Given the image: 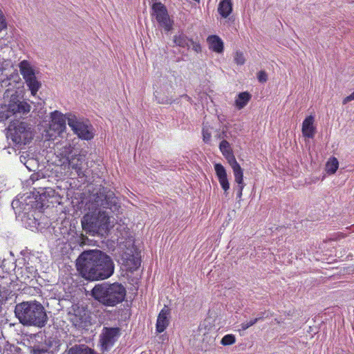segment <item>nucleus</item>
<instances>
[{
	"instance_id": "1",
	"label": "nucleus",
	"mask_w": 354,
	"mask_h": 354,
	"mask_svg": "<svg viewBox=\"0 0 354 354\" xmlns=\"http://www.w3.org/2000/svg\"><path fill=\"white\" fill-rule=\"evenodd\" d=\"M93 197L92 205L95 209L83 216L82 228L90 235L103 236L109 230L110 213L119 212L120 204L114 192L105 187L100 186Z\"/></svg>"
},
{
	"instance_id": "2",
	"label": "nucleus",
	"mask_w": 354,
	"mask_h": 354,
	"mask_svg": "<svg viewBox=\"0 0 354 354\" xmlns=\"http://www.w3.org/2000/svg\"><path fill=\"white\" fill-rule=\"evenodd\" d=\"M76 267L82 277L90 281L109 279L115 270L112 258L100 250L82 252L76 260Z\"/></svg>"
},
{
	"instance_id": "3",
	"label": "nucleus",
	"mask_w": 354,
	"mask_h": 354,
	"mask_svg": "<svg viewBox=\"0 0 354 354\" xmlns=\"http://www.w3.org/2000/svg\"><path fill=\"white\" fill-rule=\"evenodd\" d=\"M15 314L19 323L26 326L42 328L48 319L46 309L37 301L17 304L15 308Z\"/></svg>"
},
{
	"instance_id": "4",
	"label": "nucleus",
	"mask_w": 354,
	"mask_h": 354,
	"mask_svg": "<svg viewBox=\"0 0 354 354\" xmlns=\"http://www.w3.org/2000/svg\"><path fill=\"white\" fill-rule=\"evenodd\" d=\"M125 287L120 283L103 282L91 290V296L104 306L113 307L122 303L126 297Z\"/></svg>"
},
{
	"instance_id": "5",
	"label": "nucleus",
	"mask_w": 354,
	"mask_h": 354,
	"mask_svg": "<svg viewBox=\"0 0 354 354\" xmlns=\"http://www.w3.org/2000/svg\"><path fill=\"white\" fill-rule=\"evenodd\" d=\"M8 137L16 145H26L32 139L31 125L25 122H13L8 127Z\"/></svg>"
},
{
	"instance_id": "6",
	"label": "nucleus",
	"mask_w": 354,
	"mask_h": 354,
	"mask_svg": "<svg viewBox=\"0 0 354 354\" xmlns=\"http://www.w3.org/2000/svg\"><path fill=\"white\" fill-rule=\"evenodd\" d=\"M67 121L68 126L80 138L90 140L93 138V127L88 120L84 121L74 115L68 114Z\"/></svg>"
},
{
	"instance_id": "7",
	"label": "nucleus",
	"mask_w": 354,
	"mask_h": 354,
	"mask_svg": "<svg viewBox=\"0 0 354 354\" xmlns=\"http://www.w3.org/2000/svg\"><path fill=\"white\" fill-rule=\"evenodd\" d=\"M30 108L31 106L28 102L21 101L19 98V95L15 93L11 95L7 105L8 113L5 115H2L1 118L7 119L11 115H26L30 111Z\"/></svg>"
},
{
	"instance_id": "8",
	"label": "nucleus",
	"mask_w": 354,
	"mask_h": 354,
	"mask_svg": "<svg viewBox=\"0 0 354 354\" xmlns=\"http://www.w3.org/2000/svg\"><path fill=\"white\" fill-rule=\"evenodd\" d=\"M121 335L119 327H104L100 336V342L103 351H109Z\"/></svg>"
},
{
	"instance_id": "9",
	"label": "nucleus",
	"mask_w": 354,
	"mask_h": 354,
	"mask_svg": "<svg viewBox=\"0 0 354 354\" xmlns=\"http://www.w3.org/2000/svg\"><path fill=\"white\" fill-rule=\"evenodd\" d=\"M30 194V193L29 195L25 197L24 196L16 200H13L12 202V208L15 209L19 207L21 211L25 214L28 213L31 209L35 208L37 207V196L34 198L31 197Z\"/></svg>"
},
{
	"instance_id": "10",
	"label": "nucleus",
	"mask_w": 354,
	"mask_h": 354,
	"mask_svg": "<svg viewBox=\"0 0 354 354\" xmlns=\"http://www.w3.org/2000/svg\"><path fill=\"white\" fill-rule=\"evenodd\" d=\"M174 42L176 45L182 48H186L187 49L192 48V49L196 53L201 51V45L198 43L194 41L192 39H189L183 32L174 35Z\"/></svg>"
},
{
	"instance_id": "11",
	"label": "nucleus",
	"mask_w": 354,
	"mask_h": 354,
	"mask_svg": "<svg viewBox=\"0 0 354 354\" xmlns=\"http://www.w3.org/2000/svg\"><path fill=\"white\" fill-rule=\"evenodd\" d=\"M171 310L167 306H165L158 314L156 322V331L162 333L169 324Z\"/></svg>"
},
{
	"instance_id": "12",
	"label": "nucleus",
	"mask_w": 354,
	"mask_h": 354,
	"mask_svg": "<svg viewBox=\"0 0 354 354\" xmlns=\"http://www.w3.org/2000/svg\"><path fill=\"white\" fill-rule=\"evenodd\" d=\"M84 161L85 155L81 154L80 152L68 161L69 168L75 170L80 178L85 176V169L84 167Z\"/></svg>"
},
{
	"instance_id": "13",
	"label": "nucleus",
	"mask_w": 354,
	"mask_h": 354,
	"mask_svg": "<svg viewBox=\"0 0 354 354\" xmlns=\"http://www.w3.org/2000/svg\"><path fill=\"white\" fill-rule=\"evenodd\" d=\"M70 321L78 330L86 329L89 325L88 316L83 311H77L71 315Z\"/></svg>"
},
{
	"instance_id": "14",
	"label": "nucleus",
	"mask_w": 354,
	"mask_h": 354,
	"mask_svg": "<svg viewBox=\"0 0 354 354\" xmlns=\"http://www.w3.org/2000/svg\"><path fill=\"white\" fill-rule=\"evenodd\" d=\"M316 133L314 126V117L309 115L305 118L302 123V134L304 137L313 138Z\"/></svg>"
},
{
	"instance_id": "15",
	"label": "nucleus",
	"mask_w": 354,
	"mask_h": 354,
	"mask_svg": "<svg viewBox=\"0 0 354 354\" xmlns=\"http://www.w3.org/2000/svg\"><path fill=\"white\" fill-rule=\"evenodd\" d=\"M151 10V15L156 18L157 22L169 16L167 8L160 2L153 3Z\"/></svg>"
},
{
	"instance_id": "16",
	"label": "nucleus",
	"mask_w": 354,
	"mask_h": 354,
	"mask_svg": "<svg viewBox=\"0 0 354 354\" xmlns=\"http://www.w3.org/2000/svg\"><path fill=\"white\" fill-rule=\"evenodd\" d=\"M52 122L56 125V129L63 131L66 128V117L59 111H55L50 113Z\"/></svg>"
},
{
	"instance_id": "17",
	"label": "nucleus",
	"mask_w": 354,
	"mask_h": 354,
	"mask_svg": "<svg viewBox=\"0 0 354 354\" xmlns=\"http://www.w3.org/2000/svg\"><path fill=\"white\" fill-rule=\"evenodd\" d=\"M19 68L24 80L35 75V70L27 60L21 61L19 64Z\"/></svg>"
},
{
	"instance_id": "18",
	"label": "nucleus",
	"mask_w": 354,
	"mask_h": 354,
	"mask_svg": "<svg viewBox=\"0 0 354 354\" xmlns=\"http://www.w3.org/2000/svg\"><path fill=\"white\" fill-rule=\"evenodd\" d=\"M218 12L222 17L227 18L232 12V0H221L218 6Z\"/></svg>"
},
{
	"instance_id": "19",
	"label": "nucleus",
	"mask_w": 354,
	"mask_h": 354,
	"mask_svg": "<svg viewBox=\"0 0 354 354\" xmlns=\"http://www.w3.org/2000/svg\"><path fill=\"white\" fill-rule=\"evenodd\" d=\"M209 48L216 53H221L223 50V42L217 35H211L207 38Z\"/></svg>"
},
{
	"instance_id": "20",
	"label": "nucleus",
	"mask_w": 354,
	"mask_h": 354,
	"mask_svg": "<svg viewBox=\"0 0 354 354\" xmlns=\"http://www.w3.org/2000/svg\"><path fill=\"white\" fill-rule=\"evenodd\" d=\"M79 153L80 151L78 149L75 148L71 144H68L62 147L60 154L63 158H66L68 162Z\"/></svg>"
},
{
	"instance_id": "21",
	"label": "nucleus",
	"mask_w": 354,
	"mask_h": 354,
	"mask_svg": "<svg viewBox=\"0 0 354 354\" xmlns=\"http://www.w3.org/2000/svg\"><path fill=\"white\" fill-rule=\"evenodd\" d=\"M25 82L27 86L29 88V90L31 92V94L35 96L36 95L37 91L40 88L41 84L39 82L35 76L33 75L27 80H25Z\"/></svg>"
},
{
	"instance_id": "22",
	"label": "nucleus",
	"mask_w": 354,
	"mask_h": 354,
	"mask_svg": "<svg viewBox=\"0 0 354 354\" xmlns=\"http://www.w3.org/2000/svg\"><path fill=\"white\" fill-rule=\"evenodd\" d=\"M252 95L248 92L240 93L235 100L236 106L239 109L244 108L250 100Z\"/></svg>"
},
{
	"instance_id": "23",
	"label": "nucleus",
	"mask_w": 354,
	"mask_h": 354,
	"mask_svg": "<svg viewBox=\"0 0 354 354\" xmlns=\"http://www.w3.org/2000/svg\"><path fill=\"white\" fill-rule=\"evenodd\" d=\"M339 162L335 157L330 158L326 165V171L328 174H333L338 169Z\"/></svg>"
},
{
	"instance_id": "24",
	"label": "nucleus",
	"mask_w": 354,
	"mask_h": 354,
	"mask_svg": "<svg viewBox=\"0 0 354 354\" xmlns=\"http://www.w3.org/2000/svg\"><path fill=\"white\" fill-rule=\"evenodd\" d=\"M158 27L162 28L165 31L169 32L172 29L173 21L169 16L165 17L162 20L158 21Z\"/></svg>"
},
{
	"instance_id": "25",
	"label": "nucleus",
	"mask_w": 354,
	"mask_h": 354,
	"mask_svg": "<svg viewBox=\"0 0 354 354\" xmlns=\"http://www.w3.org/2000/svg\"><path fill=\"white\" fill-rule=\"evenodd\" d=\"M232 169H233V172H234V175L235 182L237 184H245L243 183V169L241 167V166L239 165L237 167H236L233 168Z\"/></svg>"
},
{
	"instance_id": "26",
	"label": "nucleus",
	"mask_w": 354,
	"mask_h": 354,
	"mask_svg": "<svg viewBox=\"0 0 354 354\" xmlns=\"http://www.w3.org/2000/svg\"><path fill=\"white\" fill-rule=\"evenodd\" d=\"M219 149L223 156L227 155L228 153L232 152V149L230 143L225 140H223L220 142Z\"/></svg>"
},
{
	"instance_id": "27",
	"label": "nucleus",
	"mask_w": 354,
	"mask_h": 354,
	"mask_svg": "<svg viewBox=\"0 0 354 354\" xmlns=\"http://www.w3.org/2000/svg\"><path fill=\"white\" fill-rule=\"evenodd\" d=\"M49 346L37 345L34 346L32 350V354H49Z\"/></svg>"
},
{
	"instance_id": "28",
	"label": "nucleus",
	"mask_w": 354,
	"mask_h": 354,
	"mask_svg": "<svg viewBox=\"0 0 354 354\" xmlns=\"http://www.w3.org/2000/svg\"><path fill=\"white\" fill-rule=\"evenodd\" d=\"M236 341V337L232 334L225 335L221 341V344L223 346H229L233 344Z\"/></svg>"
},
{
	"instance_id": "29",
	"label": "nucleus",
	"mask_w": 354,
	"mask_h": 354,
	"mask_svg": "<svg viewBox=\"0 0 354 354\" xmlns=\"http://www.w3.org/2000/svg\"><path fill=\"white\" fill-rule=\"evenodd\" d=\"M214 170L218 178L227 176L226 169L221 163H216L214 165Z\"/></svg>"
},
{
	"instance_id": "30",
	"label": "nucleus",
	"mask_w": 354,
	"mask_h": 354,
	"mask_svg": "<svg viewBox=\"0 0 354 354\" xmlns=\"http://www.w3.org/2000/svg\"><path fill=\"white\" fill-rule=\"evenodd\" d=\"M224 157L226 158V160H227L228 163L230 164L232 169L236 167H237L239 165H240L237 162L235 156L233 154V151L228 153L227 155L224 156Z\"/></svg>"
},
{
	"instance_id": "31",
	"label": "nucleus",
	"mask_w": 354,
	"mask_h": 354,
	"mask_svg": "<svg viewBox=\"0 0 354 354\" xmlns=\"http://www.w3.org/2000/svg\"><path fill=\"white\" fill-rule=\"evenodd\" d=\"M218 179L223 189L225 191V192H227V191L230 189V183L228 182L227 176L218 178Z\"/></svg>"
},
{
	"instance_id": "32",
	"label": "nucleus",
	"mask_w": 354,
	"mask_h": 354,
	"mask_svg": "<svg viewBox=\"0 0 354 354\" xmlns=\"http://www.w3.org/2000/svg\"><path fill=\"white\" fill-rule=\"evenodd\" d=\"M37 165H38L37 161L36 160V159H35L33 158H29L28 162H27L26 165H25L26 167L29 171H35V168L37 167Z\"/></svg>"
},
{
	"instance_id": "33",
	"label": "nucleus",
	"mask_w": 354,
	"mask_h": 354,
	"mask_svg": "<svg viewBox=\"0 0 354 354\" xmlns=\"http://www.w3.org/2000/svg\"><path fill=\"white\" fill-rule=\"evenodd\" d=\"M245 57L241 52H236L234 55V62L239 65H243L245 63Z\"/></svg>"
},
{
	"instance_id": "34",
	"label": "nucleus",
	"mask_w": 354,
	"mask_h": 354,
	"mask_svg": "<svg viewBox=\"0 0 354 354\" xmlns=\"http://www.w3.org/2000/svg\"><path fill=\"white\" fill-rule=\"evenodd\" d=\"M265 314H266L265 312H262V313H259L255 319H252L250 322H247V323L248 324V325L250 327V326L254 325L259 321L263 320Z\"/></svg>"
},
{
	"instance_id": "35",
	"label": "nucleus",
	"mask_w": 354,
	"mask_h": 354,
	"mask_svg": "<svg viewBox=\"0 0 354 354\" xmlns=\"http://www.w3.org/2000/svg\"><path fill=\"white\" fill-rule=\"evenodd\" d=\"M203 141L206 143L209 142L211 140V133L205 127L203 128Z\"/></svg>"
},
{
	"instance_id": "36",
	"label": "nucleus",
	"mask_w": 354,
	"mask_h": 354,
	"mask_svg": "<svg viewBox=\"0 0 354 354\" xmlns=\"http://www.w3.org/2000/svg\"><path fill=\"white\" fill-rule=\"evenodd\" d=\"M257 79L259 82L264 83L268 80V75L264 71H261L257 74Z\"/></svg>"
},
{
	"instance_id": "37",
	"label": "nucleus",
	"mask_w": 354,
	"mask_h": 354,
	"mask_svg": "<svg viewBox=\"0 0 354 354\" xmlns=\"http://www.w3.org/2000/svg\"><path fill=\"white\" fill-rule=\"evenodd\" d=\"M7 28V24L3 12L0 10V31Z\"/></svg>"
},
{
	"instance_id": "38",
	"label": "nucleus",
	"mask_w": 354,
	"mask_h": 354,
	"mask_svg": "<svg viewBox=\"0 0 354 354\" xmlns=\"http://www.w3.org/2000/svg\"><path fill=\"white\" fill-rule=\"evenodd\" d=\"M29 158H30L29 157V154L28 153L22 154L19 157L20 162L24 165L27 164Z\"/></svg>"
},
{
	"instance_id": "39",
	"label": "nucleus",
	"mask_w": 354,
	"mask_h": 354,
	"mask_svg": "<svg viewBox=\"0 0 354 354\" xmlns=\"http://www.w3.org/2000/svg\"><path fill=\"white\" fill-rule=\"evenodd\" d=\"M245 184H238V191L236 193V196L239 198H241L242 196V192L244 188Z\"/></svg>"
},
{
	"instance_id": "40",
	"label": "nucleus",
	"mask_w": 354,
	"mask_h": 354,
	"mask_svg": "<svg viewBox=\"0 0 354 354\" xmlns=\"http://www.w3.org/2000/svg\"><path fill=\"white\" fill-rule=\"evenodd\" d=\"M352 100H354V91L350 95L344 99L343 104H345Z\"/></svg>"
},
{
	"instance_id": "41",
	"label": "nucleus",
	"mask_w": 354,
	"mask_h": 354,
	"mask_svg": "<svg viewBox=\"0 0 354 354\" xmlns=\"http://www.w3.org/2000/svg\"><path fill=\"white\" fill-rule=\"evenodd\" d=\"M250 327V326L248 325V324L246 322H243L241 324V330H245L246 329H248V328Z\"/></svg>"
},
{
	"instance_id": "42",
	"label": "nucleus",
	"mask_w": 354,
	"mask_h": 354,
	"mask_svg": "<svg viewBox=\"0 0 354 354\" xmlns=\"http://www.w3.org/2000/svg\"><path fill=\"white\" fill-rule=\"evenodd\" d=\"M30 180L32 182H35V180H38L37 174H33L31 175Z\"/></svg>"
},
{
	"instance_id": "43",
	"label": "nucleus",
	"mask_w": 354,
	"mask_h": 354,
	"mask_svg": "<svg viewBox=\"0 0 354 354\" xmlns=\"http://www.w3.org/2000/svg\"><path fill=\"white\" fill-rule=\"evenodd\" d=\"M134 263V266H135L136 269L138 268V266H140V261L138 259L134 260V263Z\"/></svg>"
},
{
	"instance_id": "44",
	"label": "nucleus",
	"mask_w": 354,
	"mask_h": 354,
	"mask_svg": "<svg viewBox=\"0 0 354 354\" xmlns=\"http://www.w3.org/2000/svg\"><path fill=\"white\" fill-rule=\"evenodd\" d=\"M27 268H28V269H29V272H30V273L35 272L37 271V270H35L32 266H31V267H27Z\"/></svg>"
},
{
	"instance_id": "45",
	"label": "nucleus",
	"mask_w": 354,
	"mask_h": 354,
	"mask_svg": "<svg viewBox=\"0 0 354 354\" xmlns=\"http://www.w3.org/2000/svg\"><path fill=\"white\" fill-rule=\"evenodd\" d=\"M226 136L225 132H223L222 134H219L218 138H224Z\"/></svg>"
},
{
	"instance_id": "46",
	"label": "nucleus",
	"mask_w": 354,
	"mask_h": 354,
	"mask_svg": "<svg viewBox=\"0 0 354 354\" xmlns=\"http://www.w3.org/2000/svg\"><path fill=\"white\" fill-rule=\"evenodd\" d=\"M10 80V78H9L8 80H3L2 81V84H5L6 86H7V83H8V80Z\"/></svg>"
},
{
	"instance_id": "47",
	"label": "nucleus",
	"mask_w": 354,
	"mask_h": 354,
	"mask_svg": "<svg viewBox=\"0 0 354 354\" xmlns=\"http://www.w3.org/2000/svg\"><path fill=\"white\" fill-rule=\"evenodd\" d=\"M15 76L16 77L19 78V75H18V74H17V73H16V74H15V75H12V77H14Z\"/></svg>"
}]
</instances>
